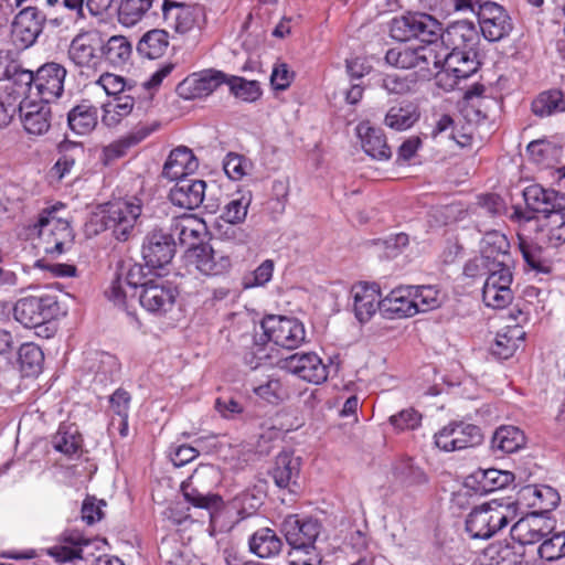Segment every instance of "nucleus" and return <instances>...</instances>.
Returning a JSON list of instances; mask_svg holds the SVG:
<instances>
[{
  "mask_svg": "<svg viewBox=\"0 0 565 565\" xmlns=\"http://www.w3.org/2000/svg\"><path fill=\"white\" fill-rule=\"evenodd\" d=\"M416 46L399 45L385 54L388 65L403 70H415L422 78H430L440 72L441 44L438 39L423 41Z\"/></svg>",
  "mask_w": 565,
  "mask_h": 565,
  "instance_id": "nucleus-1",
  "label": "nucleus"
},
{
  "mask_svg": "<svg viewBox=\"0 0 565 565\" xmlns=\"http://www.w3.org/2000/svg\"><path fill=\"white\" fill-rule=\"evenodd\" d=\"M204 511L211 526L216 527L233 515L235 507L225 504L223 497H177L164 511V515L174 524L194 518L191 510Z\"/></svg>",
  "mask_w": 565,
  "mask_h": 565,
  "instance_id": "nucleus-2",
  "label": "nucleus"
},
{
  "mask_svg": "<svg viewBox=\"0 0 565 565\" xmlns=\"http://www.w3.org/2000/svg\"><path fill=\"white\" fill-rule=\"evenodd\" d=\"M134 116L139 118L136 126L121 139H118L103 149V157L106 163L126 156L127 151L148 138L161 127L158 109L150 100L146 102V107L138 105Z\"/></svg>",
  "mask_w": 565,
  "mask_h": 565,
  "instance_id": "nucleus-3",
  "label": "nucleus"
},
{
  "mask_svg": "<svg viewBox=\"0 0 565 565\" xmlns=\"http://www.w3.org/2000/svg\"><path fill=\"white\" fill-rule=\"evenodd\" d=\"M515 508L503 504L494 499L475 508L466 520V531L472 539H489L510 521L515 519Z\"/></svg>",
  "mask_w": 565,
  "mask_h": 565,
  "instance_id": "nucleus-4",
  "label": "nucleus"
},
{
  "mask_svg": "<svg viewBox=\"0 0 565 565\" xmlns=\"http://www.w3.org/2000/svg\"><path fill=\"white\" fill-rule=\"evenodd\" d=\"M142 204L139 195L108 202L102 211L104 228L111 231L117 241H128L141 215Z\"/></svg>",
  "mask_w": 565,
  "mask_h": 565,
  "instance_id": "nucleus-5",
  "label": "nucleus"
},
{
  "mask_svg": "<svg viewBox=\"0 0 565 565\" xmlns=\"http://www.w3.org/2000/svg\"><path fill=\"white\" fill-rule=\"evenodd\" d=\"M62 307L56 295L41 294L20 298L13 307L17 321L26 328H36L57 319Z\"/></svg>",
  "mask_w": 565,
  "mask_h": 565,
  "instance_id": "nucleus-6",
  "label": "nucleus"
},
{
  "mask_svg": "<svg viewBox=\"0 0 565 565\" xmlns=\"http://www.w3.org/2000/svg\"><path fill=\"white\" fill-rule=\"evenodd\" d=\"M34 227L39 234L38 247L47 256H60L65 252V247L73 242L70 223L56 217L54 210L42 211Z\"/></svg>",
  "mask_w": 565,
  "mask_h": 565,
  "instance_id": "nucleus-7",
  "label": "nucleus"
},
{
  "mask_svg": "<svg viewBox=\"0 0 565 565\" xmlns=\"http://www.w3.org/2000/svg\"><path fill=\"white\" fill-rule=\"evenodd\" d=\"M439 32H441V24L427 13L407 12L395 17L390 23V35L399 42L412 39H422V41L438 39Z\"/></svg>",
  "mask_w": 565,
  "mask_h": 565,
  "instance_id": "nucleus-8",
  "label": "nucleus"
},
{
  "mask_svg": "<svg viewBox=\"0 0 565 565\" xmlns=\"http://www.w3.org/2000/svg\"><path fill=\"white\" fill-rule=\"evenodd\" d=\"M266 341L273 342L287 350L300 347L306 339L303 323L297 318L269 315L260 322Z\"/></svg>",
  "mask_w": 565,
  "mask_h": 565,
  "instance_id": "nucleus-9",
  "label": "nucleus"
},
{
  "mask_svg": "<svg viewBox=\"0 0 565 565\" xmlns=\"http://www.w3.org/2000/svg\"><path fill=\"white\" fill-rule=\"evenodd\" d=\"M177 297V288L168 280L157 277L141 284L139 302L148 312L164 316L173 309Z\"/></svg>",
  "mask_w": 565,
  "mask_h": 565,
  "instance_id": "nucleus-10",
  "label": "nucleus"
},
{
  "mask_svg": "<svg viewBox=\"0 0 565 565\" xmlns=\"http://www.w3.org/2000/svg\"><path fill=\"white\" fill-rule=\"evenodd\" d=\"M513 273L510 264L494 267L488 274L482 288V300L487 307L503 309L513 300L511 285Z\"/></svg>",
  "mask_w": 565,
  "mask_h": 565,
  "instance_id": "nucleus-11",
  "label": "nucleus"
},
{
  "mask_svg": "<svg viewBox=\"0 0 565 565\" xmlns=\"http://www.w3.org/2000/svg\"><path fill=\"white\" fill-rule=\"evenodd\" d=\"M162 14L170 28L181 35L200 30L205 23V9L200 4H184L164 0Z\"/></svg>",
  "mask_w": 565,
  "mask_h": 565,
  "instance_id": "nucleus-12",
  "label": "nucleus"
},
{
  "mask_svg": "<svg viewBox=\"0 0 565 565\" xmlns=\"http://www.w3.org/2000/svg\"><path fill=\"white\" fill-rule=\"evenodd\" d=\"M102 44L99 30H81L71 41L68 57L78 67L96 68L100 63Z\"/></svg>",
  "mask_w": 565,
  "mask_h": 565,
  "instance_id": "nucleus-13",
  "label": "nucleus"
},
{
  "mask_svg": "<svg viewBox=\"0 0 565 565\" xmlns=\"http://www.w3.org/2000/svg\"><path fill=\"white\" fill-rule=\"evenodd\" d=\"M435 445L445 451H455L472 447L481 441L482 435L478 426L452 422L439 429L435 436Z\"/></svg>",
  "mask_w": 565,
  "mask_h": 565,
  "instance_id": "nucleus-14",
  "label": "nucleus"
},
{
  "mask_svg": "<svg viewBox=\"0 0 565 565\" xmlns=\"http://www.w3.org/2000/svg\"><path fill=\"white\" fill-rule=\"evenodd\" d=\"M478 21L480 30L488 41L495 42L508 36L512 29V19L500 4L487 1L479 4Z\"/></svg>",
  "mask_w": 565,
  "mask_h": 565,
  "instance_id": "nucleus-15",
  "label": "nucleus"
},
{
  "mask_svg": "<svg viewBox=\"0 0 565 565\" xmlns=\"http://www.w3.org/2000/svg\"><path fill=\"white\" fill-rule=\"evenodd\" d=\"M321 529V523L318 520L298 514L288 515L281 525L288 545L301 548H317L316 542Z\"/></svg>",
  "mask_w": 565,
  "mask_h": 565,
  "instance_id": "nucleus-16",
  "label": "nucleus"
},
{
  "mask_svg": "<svg viewBox=\"0 0 565 565\" xmlns=\"http://www.w3.org/2000/svg\"><path fill=\"white\" fill-rule=\"evenodd\" d=\"M66 74V68L62 64L49 62L41 65L34 72L35 95L45 103L61 97L64 92Z\"/></svg>",
  "mask_w": 565,
  "mask_h": 565,
  "instance_id": "nucleus-17",
  "label": "nucleus"
},
{
  "mask_svg": "<svg viewBox=\"0 0 565 565\" xmlns=\"http://www.w3.org/2000/svg\"><path fill=\"white\" fill-rule=\"evenodd\" d=\"M44 15L35 7L21 10L14 18L11 26V39L18 49L31 46L43 29Z\"/></svg>",
  "mask_w": 565,
  "mask_h": 565,
  "instance_id": "nucleus-18",
  "label": "nucleus"
},
{
  "mask_svg": "<svg viewBox=\"0 0 565 565\" xmlns=\"http://www.w3.org/2000/svg\"><path fill=\"white\" fill-rule=\"evenodd\" d=\"M518 521L511 527V537L524 548L527 544L541 542L550 535L556 525L555 519H544L539 515L520 513Z\"/></svg>",
  "mask_w": 565,
  "mask_h": 565,
  "instance_id": "nucleus-19",
  "label": "nucleus"
},
{
  "mask_svg": "<svg viewBox=\"0 0 565 565\" xmlns=\"http://www.w3.org/2000/svg\"><path fill=\"white\" fill-rule=\"evenodd\" d=\"M174 254L173 234L164 233L162 230H153L146 236L142 244V257L147 266L162 268L172 260Z\"/></svg>",
  "mask_w": 565,
  "mask_h": 565,
  "instance_id": "nucleus-20",
  "label": "nucleus"
},
{
  "mask_svg": "<svg viewBox=\"0 0 565 565\" xmlns=\"http://www.w3.org/2000/svg\"><path fill=\"white\" fill-rule=\"evenodd\" d=\"M285 369L299 379L313 384H321L328 379V366L313 352L290 355L285 360Z\"/></svg>",
  "mask_w": 565,
  "mask_h": 565,
  "instance_id": "nucleus-21",
  "label": "nucleus"
},
{
  "mask_svg": "<svg viewBox=\"0 0 565 565\" xmlns=\"http://www.w3.org/2000/svg\"><path fill=\"white\" fill-rule=\"evenodd\" d=\"M441 50L444 45L450 50L456 51H476L480 41L479 33L472 22L461 20L450 23L439 36Z\"/></svg>",
  "mask_w": 565,
  "mask_h": 565,
  "instance_id": "nucleus-22",
  "label": "nucleus"
},
{
  "mask_svg": "<svg viewBox=\"0 0 565 565\" xmlns=\"http://www.w3.org/2000/svg\"><path fill=\"white\" fill-rule=\"evenodd\" d=\"M184 260L189 268H194L206 276L222 275L232 266L228 256H220L218 259H216L214 250L206 244L185 249Z\"/></svg>",
  "mask_w": 565,
  "mask_h": 565,
  "instance_id": "nucleus-23",
  "label": "nucleus"
},
{
  "mask_svg": "<svg viewBox=\"0 0 565 565\" xmlns=\"http://www.w3.org/2000/svg\"><path fill=\"white\" fill-rule=\"evenodd\" d=\"M526 152L530 161L540 169H554L559 177H565L563 147L547 139H537L527 145Z\"/></svg>",
  "mask_w": 565,
  "mask_h": 565,
  "instance_id": "nucleus-24",
  "label": "nucleus"
},
{
  "mask_svg": "<svg viewBox=\"0 0 565 565\" xmlns=\"http://www.w3.org/2000/svg\"><path fill=\"white\" fill-rule=\"evenodd\" d=\"M413 286H399L381 299V315L385 319L395 320L409 318L416 315V305L413 301Z\"/></svg>",
  "mask_w": 565,
  "mask_h": 565,
  "instance_id": "nucleus-25",
  "label": "nucleus"
},
{
  "mask_svg": "<svg viewBox=\"0 0 565 565\" xmlns=\"http://www.w3.org/2000/svg\"><path fill=\"white\" fill-rule=\"evenodd\" d=\"M171 232L178 235L182 246L190 249L204 244L207 226L203 218L193 214H183L172 220Z\"/></svg>",
  "mask_w": 565,
  "mask_h": 565,
  "instance_id": "nucleus-26",
  "label": "nucleus"
},
{
  "mask_svg": "<svg viewBox=\"0 0 565 565\" xmlns=\"http://www.w3.org/2000/svg\"><path fill=\"white\" fill-rule=\"evenodd\" d=\"M526 206L545 217L556 209H565V194L540 184H531L523 191Z\"/></svg>",
  "mask_w": 565,
  "mask_h": 565,
  "instance_id": "nucleus-27",
  "label": "nucleus"
},
{
  "mask_svg": "<svg viewBox=\"0 0 565 565\" xmlns=\"http://www.w3.org/2000/svg\"><path fill=\"white\" fill-rule=\"evenodd\" d=\"M206 183L199 179H181L171 188L169 200L174 206L194 210L202 205Z\"/></svg>",
  "mask_w": 565,
  "mask_h": 565,
  "instance_id": "nucleus-28",
  "label": "nucleus"
},
{
  "mask_svg": "<svg viewBox=\"0 0 565 565\" xmlns=\"http://www.w3.org/2000/svg\"><path fill=\"white\" fill-rule=\"evenodd\" d=\"M351 294L354 315L361 323L370 321L377 310L381 312L380 288L376 284L360 282L352 287Z\"/></svg>",
  "mask_w": 565,
  "mask_h": 565,
  "instance_id": "nucleus-29",
  "label": "nucleus"
},
{
  "mask_svg": "<svg viewBox=\"0 0 565 565\" xmlns=\"http://www.w3.org/2000/svg\"><path fill=\"white\" fill-rule=\"evenodd\" d=\"M524 548L512 541H498L487 546L479 556L480 565H518L522 562Z\"/></svg>",
  "mask_w": 565,
  "mask_h": 565,
  "instance_id": "nucleus-30",
  "label": "nucleus"
},
{
  "mask_svg": "<svg viewBox=\"0 0 565 565\" xmlns=\"http://www.w3.org/2000/svg\"><path fill=\"white\" fill-rule=\"evenodd\" d=\"M440 60V71L452 74L457 79L468 78L480 67L478 50L448 53L444 50Z\"/></svg>",
  "mask_w": 565,
  "mask_h": 565,
  "instance_id": "nucleus-31",
  "label": "nucleus"
},
{
  "mask_svg": "<svg viewBox=\"0 0 565 565\" xmlns=\"http://www.w3.org/2000/svg\"><path fill=\"white\" fill-rule=\"evenodd\" d=\"M199 167L198 159L193 151L184 146L173 149L162 169V175L171 181L185 179L192 174Z\"/></svg>",
  "mask_w": 565,
  "mask_h": 565,
  "instance_id": "nucleus-32",
  "label": "nucleus"
},
{
  "mask_svg": "<svg viewBox=\"0 0 565 565\" xmlns=\"http://www.w3.org/2000/svg\"><path fill=\"white\" fill-rule=\"evenodd\" d=\"M356 132L367 156L376 160L391 158L392 150L381 128L372 127L369 121H362L358 125Z\"/></svg>",
  "mask_w": 565,
  "mask_h": 565,
  "instance_id": "nucleus-33",
  "label": "nucleus"
},
{
  "mask_svg": "<svg viewBox=\"0 0 565 565\" xmlns=\"http://www.w3.org/2000/svg\"><path fill=\"white\" fill-rule=\"evenodd\" d=\"M301 467V458L294 456L292 451H280L275 459V466L271 470L273 479L276 486L289 492H296L291 487L296 484Z\"/></svg>",
  "mask_w": 565,
  "mask_h": 565,
  "instance_id": "nucleus-34",
  "label": "nucleus"
},
{
  "mask_svg": "<svg viewBox=\"0 0 565 565\" xmlns=\"http://www.w3.org/2000/svg\"><path fill=\"white\" fill-rule=\"evenodd\" d=\"M130 403V393L121 387L117 388L109 397L111 418L108 430L113 434L117 433L122 438L128 436Z\"/></svg>",
  "mask_w": 565,
  "mask_h": 565,
  "instance_id": "nucleus-35",
  "label": "nucleus"
},
{
  "mask_svg": "<svg viewBox=\"0 0 565 565\" xmlns=\"http://www.w3.org/2000/svg\"><path fill=\"white\" fill-rule=\"evenodd\" d=\"M514 481V475L507 470L488 469L477 471L465 481L467 487L477 482L479 487L475 489V494H490L503 490Z\"/></svg>",
  "mask_w": 565,
  "mask_h": 565,
  "instance_id": "nucleus-36",
  "label": "nucleus"
},
{
  "mask_svg": "<svg viewBox=\"0 0 565 565\" xmlns=\"http://www.w3.org/2000/svg\"><path fill=\"white\" fill-rule=\"evenodd\" d=\"M21 120L25 131L30 135L41 136L51 127L50 103H26L20 110Z\"/></svg>",
  "mask_w": 565,
  "mask_h": 565,
  "instance_id": "nucleus-37",
  "label": "nucleus"
},
{
  "mask_svg": "<svg viewBox=\"0 0 565 565\" xmlns=\"http://www.w3.org/2000/svg\"><path fill=\"white\" fill-rule=\"evenodd\" d=\"M525 335L522 326H505L497 333L491 345V353L501 360L510 359L523 345Z\"/></svg>",
  "mask_w": 565,
  "mask_h": 565,
  "instance_id": "nucleus-38",
  "label": "nucleus"
},
{
  "mask_svg": "<svg viewBox=\"0 0 565 565\" xmlns=\"http://www.w3.org/2000/svg\"><path fill=\"white\" fill-rule=\"evenodd\" d=\"M480 253L490 259L494 267L511 263L510 242L503 233L495 230L483 235L480 243Z\"/></svg>",
  "mask_w": 565,
  "mask_h": 565,
  "instance_id": "nucleus-39",
  "label": "nucleus"
},
{
  "mask_svg": "<svg viewBox=\"0 0 565 565\" xmlns=\"http://www.w3.org/2000/svg\"><path fill=\"white\" fill-rule=\"evenodd\" d=\"M7 82L4 86L7 99L19 104L20 110H22L23 105L26 104L25 99L34 89V72L24 70L19 64Z\"/></svg>",
  "mask_w": 565,
  "mask_h": 565,
  "instance_id": "nucleus-40",
  "label": "nucleus"
},
{
  "mask_svg": "<svg viewBox=\"0 0 565 565\" xmlns=\"http://www.w3.org/2000/svg\"><path fill=\"white\" fill-rule=\"evenodd\" d=\"M89 543L90 540L78 531H66L63 534L62 544L49 548L47 553L58 562L84 559V550Z\"/></svg>",
  "mask_w": 565,
  "mask_h": 565,
  "instance_id": "nucleus-41",
  "label": "nucleus"
},
{
  "mask_svg": "<svg viewBox=\"0 0 565 565\" xmlns=\"http://www.w3.org/2000/svg\"><path fill=\"white\" fill-rule=\"evenodd\" d=\"M561 497H521L508 505L515 508V518L520 513L539 515L544 519H553L551 513L559 505Z\"/></svg>",
  "mask_w": 565,
  "mask_h": 565,
  "instance_id": "nucleus-42",
  "label": "nucleus"
},
{
  "mask_svg": "<svg viewBox=\"0 0 565 565\" xmlns=\"http://www.w3.org/2000/svg\"><path fill=\"white\" fill-rule=\"evenodd\" d=\"M67 122L73 132L88 135L98 124V108L89 102L83 100L68 111Z\"/></svg>",
  "mask_w": 565,
  "mask_h": 565,
  "instance_id": "nucleus-43",
  "label": "nucleus"
},
{
  "mask_svg": "<svg viewBox=\"0 0 565 565\" xmlns=\"http://www.w3.org/2000/svg\"><path fill=\"white\" fill-rule=\"evenodd\" d=\"M52 447L67 458L79 457L83 447V437L74 425L61 424L52 436Z\"/></svg>",
  "mask_w": 565,
  "mask_h": 565,
  "instance_id": "nucleus-44",
  "label": "nucleus"
},
{
  "mask_svg": "<svg viewBox=\"0 0 565 565\" xmlns=\"http://www.w3.org/2000/svg\"><path fill=\"white\" fill-rule=\"evenodd\" d=\"M132 45L125 35H113L107 41L103 39L100 60L104 58L114 67H124L130 61Z\"/></svg>",
  "mask_w": 565,
  "mask_h": 565,
  "instance_id": "nucleus-45",
  "label": "nucleus"
},
{
  "mask_svg": "<svg viewBox=\"0 0 565 565\" xmlns=\"http://www.w3.org/2000/svg\"><path fill=\"white\" fill-rule=\"evenodd\" d=\"M248 545L253 554L260 558H270L280 553L282 542L274 530L262 527L249 537Z\"/></svg>",
  "mask_w": 565,
  "mask_h": 565,
  "instance_id": "nucleus-46",
  "label": "nucleus"
},
{
  "mask_svg": "<svg viewBox=\"0 0 565 565\" xmlns=\"http://www.w3.org/2000/svg\"><path fill=\"white\" fill-rule=\"evenodd\" d=\"M524 433L516 426L503 425L495 429L491 446L493 450L502 454H512L525 446Z\"/></svg>",
  "mask_w": 565,
  "mask_h": 565,
  "instance_id": "nucleus-47",
  "label": "nucleus"
},
{
  "mask_svg": "<svg viewBox=\"0 0 565 565\" xmlns=\"http://www.w3.org/2000/svg\"><path fill=\"white\" fill-rule=\"evenodd\" d=\"M134 109L135 97L132 93L119 95L104 104L102 121L107 127H116L124 118L132 114Z\"/></svg>",
  "mask_w": 565,
  "mask_h": 565,
  "instance_id": "nucleus-48",
  "label": "nucleus"
},
{
  "mask_svg": "<svg viewBox=\"0 0 565 565\" xmlns=\"http://www.w3.org/2000/svg\"><path fill=\"white\" fill-rule=\"evenodd\" d=\"M156 0H119L117 9L118 22L126 28H131L142 21Z\"/></svg>",
  "mask_w": 565,
  "mask_h": 565,
  "instance_id": "nucleus-49",
  "label": "nucleus"
},
{
  "mask_svg": "<svg viewBox=\"0 0 565 565\" xmlns=\"http://www.w3.org/2000/svg\"><path fill=\"white\" fill-rule=\"evenodd\" d=\"M169 47V33L161 29L146 32L137 44L138 53L149 60L163 56Z\"/></svg>",
  "mask_w": 565,
  "mask_h": 565,
  "instance_id": "nucleus-50",
  "label": "nucleus"
},
{
  "mask_svg": "<svg viewBox=\"0 0 565 565\" xmlns=\"http://www.w3.org/2000/svg\"><path fill=\"white\" fill-rule=\"evenodd\" d=\"M532 113L537 117H548L565 111V97L561 89H547L540 93L531 104Z\"/></svg>",
  "mask_w": 565,
  "mask_h": 565,
  "instance_id": "nucleus-51",
  "label": "nucleus"
},
{
  "mask_svg": "<svg viewBox=\"0 0 565 565\" xmlns=\"http://www.w3.org/2000/svg\"><path fill=\"white\" fill-rule=\"evenodd\" d=\"M250 191L238 192L224 205L221 218L230 225H237L245 222L248 209L252 204Z\"/></svg>",
  "mask_w": 565,
  "mask_h": 565,
  "instance_id": "nucleus-52",
  "label": "nucleus"
},
{
  "mask_svg": "<svg viewBox=\"0 0 565 565\" xmlns=\"http://www.w3.org/2000/svg\"><path fill=\"white\" fill-rule=\"evenodd\" d=\"M18 362L24 376H35L42 371L44 354L38 344L23 343L19 348Z\"/></svg>",
  "mask_w": 565,
  "mask_h": 565,
  "instance_id": "nucleus-53",
  "label": "nucleus"
},
{
  "mask_svg": "<svg viewBox=\"0 0 565 565\" xmlns=\"http://www.w3.org/2000/svg\"><path fill=\"white\" fill-rule=\"evenodd\" d=\"M419 119V113L416 106L407 104L404 106H393L385 116V125L395 130H406Z\"/></svg>",
  "mask_w": 565,
  "mask_h": 565,
  "instance_id": "nucleus-54",
  "label": "nucleus"
},
{
  "mask_svg": "<svg viewBox=\"0 0 565 565\" xmlns=\"http://www.w3.org/2000/svg\"><path fill=\"white\" fill-rule=\"evenodd\" d=\"M542 231L552 246L565 243V209H556L547 214L543 220Z\"/></svg>",
  "mask_w": 565,
  "mask_h": 565,
  "instance_id": "nucleus-55",
  "label": "nucleus"
},
{
  "mask_svg": "<svg viewBox=\"0 0 565 565\" xmlns=\"http://www.w3.org/2000/svg\"><path fill=\"white\" fill-rule=\"evenodd\" d=\"M225 81V74L218 71H209L200 75H193L183 82V85L193 86L192 96L209 95Z\"/></svg>",
  "mask_w": 565,
  "mask_h": 565,
  "instance_id": "nucleus-56",
  "label": "nucleus"
},
{
  "mask_svg": "<svg viewBox=\"0 0 565 565\" xmlns=\"http://www.w3.org/2000/svg\"><path fill=\"white\" fill-rule=\"evenodd\" d=\"M413 301L416 305V315L437 309L441 305L440 291L435 286H413Z\"/></svg>",
  "mask_w": 565,
  "mask_h": 565,
  "instance_id": "nucleus-57",
  "label": "nucleus"
},
{
  "mask_svg": "<svg viewBox=\"0 0 565 565\" xmlns=\"http://www.w3.org/2000/svg\"><path fill=\"white\" fill-rule=\"evenodd\" d=\"M537 554L548 562L565 557V531L552 532L545 536L541 541Z\"/></svg>",
  "mask_w": 565,
  "mask_h": 565,
  "instance_id": "nucleus-58",
  "label": "nucleus"
},
{
  "mask_svg": "<svg viewBox=\"0 0 565 565\" xmlns=\"http://www.w3.org/2000/svg\"><path fill=\"white\" fill-rule=\"evenodd\" d=\"M226 83L235 97L244 102H255L262 95V89L257 81H247L243 77L232 76Z\"/></svg>",
  "mask_w": 565,
  "mask_h": 565,
  "instance_id": "nucleus-59",
  "label": "nucleus"
},
{
  "mask_svg": "<svg viewBox=\"0 0 565 565\" xmlns=\"http://www.w3.org/2000/svg\"><path fill=\"white\" fill-rule=\"evenodd\" d=\"M108 96L117 97L124 94H130L135 89V85L129 84L122 76L104 73L96 82Z\"/></svg>",
  "mask_w": 565,
  "mask_h": 565,
  "instance_id": "nucleus-60",
  "label": "nucleus"
},
{
  "mask_svg": "<svg viewBox=\"0 0 565 565\" xmlns=\"http://www.w3.org/2000/svg\"><path fill=\"white\" fill-rule=\"evenodd\" d=\"M519 248L526 265L533 270L542 273L546 271L542 256V248L537 244L530 242L521 236L519 237Z\"/></svg>",
  "mask_w": 565,
  "mask_h": 565,
  "instance_id": "nucleus-61",
  "label": "nucleus"
},
{
  "mask_svg": "<svg viewBox=\"0 0 565 565\" xmlns=\"http://www.w3.org/2000/svg\"><path fill=\"white\" fill-rule=\"evenodd\" d=\"M388 422L398 433L415 430L422 424V414L414 407H409L392 415Z\"/></svg>",
  "mask_w": 565,
  "mask_h": 565,
  "instance_id": "nucleus-62",
  "label": "nucleus"
},
{
  "mask_svg": "<svg viewBox=\"0 0 565 565\" xmlns=\"http://www.w3.org/2000/svg\"><path fill=\"white\" fill-rule=\"evenodd\" d=\"M416 79L413 76H401L398 74H386L382 79V87L394 95H406L414 90Z\"/></svg>",
  "mask_w": 565,
  "mask_h": 565,
  "instance_id": "nucleus-63",
  "label": "nucleus"
},
{
  "mask_svg": "<svg viewBox=\"0 0 565 565\" xmlns=\"http://www.w3.org/2000/svg\"><path fill=\"white\" fill-rule=\"evenodd\" d=\"M287 562L288 565H320L321 556L317 548L290 546Z\"/></svg>",
  "mask_w": 565,
  "mask_h": 565,
  "instance_id": "nucleus-64",
  "label": "nucleus"
}]
</instances>
